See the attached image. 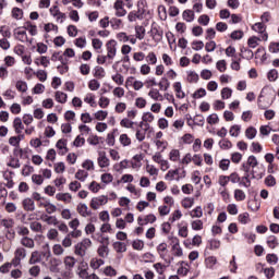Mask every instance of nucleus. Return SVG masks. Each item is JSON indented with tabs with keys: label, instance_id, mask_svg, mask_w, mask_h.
Wrapping results in <instances>:
<instances>
[{
	"label": "nucleus",
	"instance_id": "f257e3e1",
	"mask_svg": "<svg viewBox=\"0 0 279 279\" xmlns=\"http://www.w3.org/2000/svg\"><path fill=\"white\" fill-rule=\"evenodd\" d=\"M92 245L93 241H90L88 238H85L74 246V254L84 258V256H86V252L88 248H90Z\"/></svg>",
	"mask_w": 279,
	"mask_h": 279
},
{
	"label": "nucleus",
	"instance_id": "f03ea898",
	"mask_svg": "<svg viewBox=\"0 0 279 279\" xmlns=\"http://www.w3.org/2000/svg\"><path fill=\"white\" fill-rule=\"evenodd\" d=\"M106 204H108V195L94 196L89 202V208L92 210H99Z\"/></svg>",
	"mask_w": 279,
	"mask_h": 279
},
{
	"label": "nucleus",
	"instance_id": "7ed1b4c3",
	"mask_svg": "<svg viewBox=\"0 0 279 279\" xmlns=\"http://www.w3.org/2000/svg\"><path fill=\"white\" fill-rule=\"evenodd\" d=\"M25 258H27V250L24 247H17L14 252L12 265H14V267H19V265H21V260H25Z\"/></svg>",
	"mask_w": 279,
	"mask_h": 279
},
{
	"label": "nucleus",
	"instance_id": "20e7f679",
	"mask_svg": "<svg viewBox=\"0 0 279 279\" xmlns=\"http://www.w3.org/2000/svg\"><path fill=\"white\" fill-rule=\"evenodd\" d=\"M13 36L15 40H20V43H32L29 41V37H27V31L25 26H20L13 31Z\"/></svg>",
	"mask_w": 279,
	"mask_h": 279
},
{
	"label": "nucleus",
	"instance_id": "39448f33",
	"mask_svg": "<svg viewBox=\"0 0 279 279\" xmlns=\"http://www.w3.org/2000/svg\"><path fill=\"white\" fill-rule=\"evenodd\" d=\"M253 32H256L257 34H262V40L267 43L269 40V34H267V25L263 22H257L252 26Z\"/></svg>",
	"mask_w": 279,
	"mask_h": 279
},
{
	"label": "nucleus",
	"instance_id": "423d86ee",
	"mask_svg": "<svg viewBox=\"0 0 279 279\" xmlns=\"http://www.w3.org/2000/svg\"><path fill=\"white\" fill-rule=\"evenodd\" d=\"M50 15L56 20V23H64L66 21V13H62L58 5L49 9Z\"/></svg>",
	"mask_w": 279,
	"mask_h": 279
},
{
	"label": "nucleus",
	"instance_id": "0eeeda50",
	"mask_svg": "<svg viewBox=\"0 0 279 279\" xmlns=\"http://www.w3.org/2000/svg\"><path fill=\"white\" fill-rule=\"evenodd\" d=\"M97 165L100 169H108L110 167V158H108L106 150L98 151Z\"/></svg>",
	"mask_w": 279,
	"mask_h": 279
},
{
	"label": "nucleus",
	"instance_id": "6e6552de",
	"mask_svg": "<svg viewBox=\"0 0 279 279\" xmlns=\"http://www.w3.org/2000/svg\"><path fill=\"white\" fill-rule=\"evenodd\" d=\"M118 43L114 39L109 40L106 44V49H107V58L109 60H114V58L117 57V47H118Z\"/></svg>",
	"mask_w": 279,
	"mask_h": 279
},
{
	"label": "nucleus",
	"instance_id": "1a4fd4ad",
	"mask_svg": "<svg viewBox=\"0 0 279 279\" xmlns=\"http://www.w3.org/2000/svg\"><path fill=\"white\" fill-rule=\"evenodd\" d=\"M39 208H45L46 215H53V213H58V206L52 204L49 199L40 201Z\"/></svg>",
	"mask_w": 279,
	"mask_h": 279
},
{
	"label": "nucleus",
	"instance_id": "9d476101",
	"mask_svg": "<svg viewBox=\"0 0 279 279\" xmlns=\"http://www.w3.org/2000/svg\"><path fill=\"white\" fill-rule=\"evenodd\" d=\"M256 167H258V159L252 155L247 158L246 165H242V171H244V173H250V168L254 169Z\"/></svg>",
	"mask_w": 279,
	"mask_h": 279
},
{
	"label": "nucleus",
	"instance_id": "9b49d317",
	"mask_svg": "<svg viewBox=\"0 0 279 279\" xmlns=\"http://www.w3.org/2000/svg\"><path fill=\"white\" fill-rule=\"evenodd\" d=\"M171 252L173 256H184V251H182V246L180 245V239L173 238L172 239V248Z\"/></svg>",
	"mask_w": 279,
	"mask_h": 279
},
{
	"label": "nucleus",
	"instance_id": "f8f14e48",
	"mask_svg": "<svg viewBox=\"0 0 279 279\" xmlns=\"http://www.w3.org/2000/svg\"><path fill=\"white\" fill-rule=\"evenodd\" d=\"M76 211L80 214L81 217H90L93 211L88 209V205L86 203H78L76 206Z\"/></svg>",
	"mask_w": 279,
	"mask_h": 279
},
{
	"label": "nucleus",
	"instance_id": "ddd939ff",
	"mask_svg": "<svg viewBox=\"0 0 279 279\" xmlns=\"http://www.w3.org/2000/svg\"><path fill=\"white\" fill-rule=\"evenodd\" d=\"M125 3H123V0H117L113 4V9L116 10V16H125L128 14V11L124 8Z\"/></svg>",
	"mask_w": 279,
	"mask_h": 279
},
{
	"label": "nucleus",
	"instance_id": "4468645a",
	"mask_svg": "<svg viewBox=\"0 0 279 279\" xmlns=\"http://www.w3.org/2000/svg\"><path fill=\"white\" fill-rule=\"evenodd\" d=\"M40 220L44 221V223H47V226H58V223H60L58 217L50 216L49 214H43Z\"/></svg>",
	"mask_w": 279,
	"mask_h": 279
},
{
	"label": "nucleus",
	"instance_id": "2eb2a0df",
	"mask_svg": "<svg viewBox=\"0 0 279 279\" xmlns=\"http://www.w3.org/2000/svg\"><path fill=\"white\" fill-rule=\"evenodd\" d=\"M154 121H156V116H154V113L147 111V112H144L143 116H142V122H141V125H144L146 128H149V123H154Z\"/></svg>",
	"mask_w": 279,
	"mask_h": 279
},
{
	"label": "nucleus",
	"instance_id": "dca6fc26",
	"mask_svg": "<svg viewBox=\"0 0 279 279\" xmlns=\"http://www.w3.org/2000/svg\"><path fill=\"white\" fill-rule=\"evenodd\" d=\"M56 199L57 202H63V204H71L73 202V195L71 193H57Z\"/></svg>",
	"mask_w": 279,
	"mask_h": 279
},
{
	"label": "nucleus",
	"instance_id": "f3484780",
	"mask_svg": "<svg viewBox=\"0 0 279 279\" xmlns=\"http://www.w3.org/2000/svg\"><path fill=\"white\" fill-rule=\"evenodd\" d=\"M172 87H173V90L175 93V97H178V99H184V97H186V94L182 89V83L174 82Z\"/></svg>",
	"mask_w": 279,
	"mask_h": 279
},
{
	"label": "nucleus",
	"instance_id": "a211bd4d",
	"mask_svg": "<svg viewBox=\"0 0 279 279\" xmlns=\"http://www.w3.org/2000/svg\"><path fill=\"white\" fill-rule=\"evenodd\" d=\"M77 263V259H75V257L73 256H65L63 258V264L65 269H68V271H72L73 267H75V264Z\"/></svg>",
	"mask_w": 279,
	"mask_h": 279
},
{
	"label": "nucleus",
	"instance_id": "6ab92c4d",
	"mask_svg": "<svg viewBox=\"0 0 279 279\" xmlns=\"http://www.w3.org/2000/svg\"><path fill=\"white\" fill-rule=\"evenodd\" d=\"M148 97H150V99H154V101H165V96H162V94H160V90H158L157 88H151L148 92Z\"/></svg>",
	"mask_w": 279,
	"mask_h": 279
},
{
	"label": "nucleus",
	"instance_id": "aec40b11",
	"mask_svg": "<svg viewBox=\"0 0 279 279\" xmlns=\"http://www.w3.org/2000/svg\"><path fill=\"white\" fill-rule=\"evenodd\" d=\"M129 167H130V160H128V159H123L122 161L113 165V169H114V171H117V173H122L123 170L128 169Z\"/></svg>",
	"mask_w": 279,
	"mask_h": 279
},
{
	"label": "nucleus",
	"instance_id": "412c9836",
	"mask_svg": "<svg viewBox=\"0 0 279 279\" xmlns=\"http://www.w3.org/2000/svg\"><path fill=\"white\" fill-rule=\"evenodd\" d=\"M57 149H59V154L64 156V154L69 153V148L66 147V140L61 138L56 144Z\"/></svg>",
	"mask_w": 279,
	"mask_h": 279
},
{
	"label": "nucleus",
	"instance_id": "4be33fe9",
	"mask_svg": "<svg viewBox=\"0 0 279 279\" xmlns=\"http://www.w3.org/2000/svg\"><path fill=\"white\" fill-rule=\"evenodd\" d=\"M178 234L181 239H186L189 236V225L181 222L178 225Z\"/></svg>",
	"mask_w": 279,
	"mask_h": 279
},
{
	"label": "nucleus",
	"instance_id": "5701e85b",
	"mask_svg": "<svg viewBox=\"0 0 279 279\" xmlns=\"http://www.w3.org/2000/svg\"><path fill=\"white\" fill-rule=\"evenodd\" d=\"M180 169L169 170L165 175V180L168 182H173V180H180Z\"/></svg>",
	"mask_w": 279,
	"mask_h": 279
},
{
	"label": "nucleus",
	"instance_id": "b1692460",
	"mask_svg": "<svg viewBox=\"0 0 279 279\" xmlns=\"http://www.w3.org/2000/svg\"><path fill=\"white\" fill-rule=\"evenodd\" d=\"M126 84H132L134 90H141L145 84L142 81H136L134 76H129L126 78Z\"/></svg>",
	"mask_w": 279,
	"mask_h": 279
},
{
	"label": "nucleus",
	"instance_id": "393cba45",
	"mask_svg": "<svg viewBox=\"0 0 279 279\" xmlns=\"http://www.w3.org/2000/svg\"><path fill=\"white\" fill-rule=\"evenodd\" d=\"M22 204H23L24 210H27L28 213L36 210V204L34 203V199H32V198H25L22 202Z\"/></svg>",
	"mask_w": 279,
	"mask_h": 279
},
{
	"label": "nucleus",
	"instance_id": "a878e982",
	"mask_svg": "<svg viewBox=\"0 0 279 279\" xmlns=\"http://www.w3.org/2000/svg\"><path fill=\"white\" fill-rule=\"evenodd\" d=\"M191 219H202L204 217V210L202 206H197L189 213Z\"/></svg>",
	"mask_w": 279,
	"mask_h": 279
},
{
	"label": "nucleus",
	"instance_id": "bb28decb",
	"mask_svg": "<svg viewBox=\"0 0 279 279\" xmlns=\"http://www.w3.org/2000/svg\"><path fill=\"white\" fill-rule=\"evenodd\" d=\"M120 125H121V128H125L126 130H134V125H136V122H134L130 118H123L120 121Z\"/></svg>",
	"mask_w": 279,
	"mask_h": 279
},
{
	"label": "nucleus",
	"instance_id": "cd10ccee",
	"mask_svg": "<svg viewBox=\"0 0 279 279\" xmlns=\"http://www.w3.org/2000/svg\"><path fill=\"white\" fill-rule=\"evenodd\" d=\"M186 81L190 83V84H197V82H199V74H197L195 71H187L186 72Z\"/></svg>",
	"mask_w": 279,
	"mask_h": 279
},
{
	"label": "nucleus",
	"instance_id": "c85d7f7f",
	"mask_svg": "<svg viewBox=\"0 0 279 279\" xmlns=\"http://www.w3.org/2000/svg\"><path fill=\"white\" fill-rule=\"evenodd\" d=\"M157 252H158L160 258H162L165 260V258H167V252H168L167 243L162 242V243L158 244Z\"/></svg>",
	"mask_w": 279,
	"mask_h": 279
},
{
	"label": "nucleus",
	"instance_id": "c756f323",
	"mask_svg": "<svg viewBox=\"0 0 279 279\" xmlns=\"http://www.w3.org/2000/svg\"><path fill=\"white\" fill-rule=\"evenodd\" d=\"M13 128L15 130V134H21L25 126L23 125V120L21 118H15L13 121Z\"/></svg>",
	"mask_w": 279,
	"mask_h": 279
},
{
	"label": "nucleus",
	"instance_id": "7c9ffc66",
	"mask_svg": "<svg viewBox=\"0 0 279 279\" xmlns=\"http://www.w3.org/2000/svg\"><path fill=\"white\" fill-rule=\"evenodd\" d=\"M0 226L5 230H12V228H14V219L3 218L0 220Z\"/></svg>",
	"mask_w": 279,
	"mask_h": 279
},
{
	"label": "nucleus",
	"instance_id": "2f4dec72",
	"mask_svg": "<svg viewBox=\"0 0 279 279\" xmlns=\"http://www.w3.org/2000/svg\"><path fill=\"white\" fill-rule=\"evenodd\" d=\"M21 245H23V247H27L28 250H34L35 247L34 239L29 236H24L21 239Z\"/></svg>",
	"mask_w": 279,
	"mask_h": 279
},
{
	"label": "nucleus",
	"instance_id": "473e14b6",
	"mask_svg": "<svg viewBox=\"0 0 279 279\" xmlns=\"http://www.w3.org/2000/svg\"><path fill=\"white\" fill-rule=\"evenodd\" d=\"M97 254L98 256H100V258H108V254H110V248H108V243L100 245L97 250Z\"/></svg>",
	"mask_w": 279,
	"mask_h": 279
},
{
	"label": "nucleus",
	"instance_id": "72a5a7b5",
	"mask_svg": "<svg viewBox=\"0 0 279 279\" xmlns=\"http://www.w3.org/2000/svg\"><path fill=\"white\" fill-rule=\"evenodd\" d=\"M24 29H26L31 36H38V26L32 24V22H26Z\"/></svg>",
	"mask_w": 279,
	"mask_h": 279
},
{
	"label": "nucleus",
	"instance_id": "f704fd0d",
	"mask_svg": "<svg viewBox=\"0 0 279 279\" xmlns=\"http://www.w3.org/2000/svg\"><path fill=\"white\" fill-rule=\"evenodd\" d=\"M146 173H148L153 178H158L159 170L156 168V166L147 163L146 167Z\"/></svg>",
	"mask_w": 279,
	"mask_h": 279
},
{
	"label": "nucleus",
	"instance_id": "c9c22d12",
	"mask_svg": "<svg viewBox=\"0 0 279 279\" xmlns=\"http://www.w3.org/2000/svg\"><path fill=\"white\" fill-rule=\"evenodd\" d=\"M191 228L195 232H199V230H204V221L201 219L192 220Z\"/></svg>",
	"mask_w": 279,
	"mask_h": 279
},
{
	"label": "nucleus",
	"instance_id": "e433bc0d",
	"mask_svg": "<svg viewBox=\"0 0 279 279\" xmlns=\"http://www.w3.org/2000/svg\"><path fill=\"white\" fill-rule=\"evenodd\" d=\"M182 16L183 21H186V23H193V21H195V12L192 10H185Z\"/></svg>",
	"mask_w": 279,
	"mask_h": 279
},
{
	"label": "nucleus",
	"instance_id": "4c0bfd02",
	"mask_svg": "<svg viewBox=\"0 0 279 279\" xmlns=\"http://www.w3.org/2000/svg\"><path fill=\"white\" fill-rule=\"evenodd\" d=\"M119 142L123 147H130L132 145V138L125 133L120 135Z\"/></svg>",
	"mask_w": 279,
	"mask_h": 279
},
{
	"label": "nucleus",
	"instance_id": "58836bf2",
	"mask_svg": "<svg viewBox=\"0 0 279 279\" xmlns=\"http://www.w3.org/2000/svg\"><path fill=\"white\" fill-rule=\"evenodd\" d=\"M145 27L141 26V25H136L135 26V38H137V40H143L145 38Z\"/></svg>",
	"mask_w": 279,
	"mask_h": 279
},
{
	"label": "nucleus",
	"instance_id": "ea45409f",
	"mask_svg": "<svg viewBox=\"0 0 279 279\" xmlns=\"http://www.w3.org/2000/svg\"><path fill=\"white\" fill-rule=\"evenodd\" d=\"M69 96L64 94L63 92H56L54 99L58 101V104H66V99Z\"/></svg>",
	"mask_w": 279,
	"mask_h": 279
},
{
	"label": "nucleus",
	"instance_id": "a19ab883",
	"mask_svg": "<svg viewBox=\"0 0 279 279\" xmlns=\"http://www.w3.org/2000/svg\"><path fill=\"white\" fill-rule=\"evenodd\" d=\"M113 250H116L118 254H123V252H128V246H125V243L123 242H114Z\"/></svg>",
	"mask_w": 279,
	"mask_h": 279
},
{
	"label": "nucleus",
	"instance_id": "79ce46f5",
	"mask_svg": "<svg viewBox=\"0 0 279 279\" xmlns=\"http://www.w3.org/2000/svg\"><path fill=\"white\" fill-rule=\"evenodd\" d=\"M94 119H96V121H106V119H108V111L105 110H98L94 113Z\"/></svg>",
	"mask_w": 279,
	"mask_h": 279
},
{
	"label": "nucleus",
	"instance_id": "37998d69",
	"mask_svg": "<svg viewBox=\"0 0 279 279\" xmlns=\"http://www.w3.org/2000/svg\"><path fill=\"white\" fill-rule=\"evenodd\" d=\"M4 210L5 213H9L10 215H12L13 213H16V210H19V207L16 206V204L9 202V203H4Z\"/></svg>",
	"mask_w": 279,
	"mask_h": 279
},
{
	"label": "nucleus",
	"instance_id": "c03bdc74",
	"mask_svg": "<svg viewBox=\"0 0 279 279\" xmlns=\"http://www.w3.org/2000/svg\"><path fill=\"white\" fill-rule=\"evenodd\" d=\"M260 38L256 37V36H252L248 38L247 40V45L248 47H251V49H256V47H258V45H260Z\"/></svg>",
	"mask_w": 279,
	"mask_h": 279
},
{
	"label": "nucleus",
	"instance_id": "a18cd8bd",
	"mask_svg": "<svg viewBox=\"0 0 279 279\" xmlns=\"http://www.w3.org/2000/svg\"><path fill=\"white\" fill-rule=\"evenodd\" d=\"M169 160H171V162H180V150L179 149L170 150Z\"/></svg>",
	"mask_w": 279,
	"mask_h": 279
},
{
	"label": "nucleus",
	"instance_id": "49530a36",
	"mask_svg": "<svg viewBox=\"0 0 279 279\" xmlns=\"http://www.w3.org/2000/svg\"><path fill=\"white\" fill-rule=\"evenodd\" d=\"M52 253L54 256H63L64 255V246L62 244H54L52 246Z\"/></svg>",
	"mask_w": 279,
	"mask_h": 279
},
{
	"label": "nucleus",
	"instance_id": "de8ad7c7",
	"mask_svg": "<svg viewBox=\"0 0 279 279\" xmlns=\"http://www.w3.org/2000/svg\"><path fill=\"white\" fill-rule=\"evenodd\" d=\"M194 204H195V198H193V197H185L181 202V206L183 208H193Z\"/></svg>",
	"mask_w": 279,
	"mask_h": 279
},
{
	"label": "nucleus",
	"instance_id": "09e8293b",
	"mask_svg": "<svg viewBox=\"0 0 279 279\" xmlns=\"http://www.w3.org/2000/svg\"><path fill=\"white\" fill-rule=\"evenodd\" d=\"M126 110H128V104L125 102L116 104L114 112H117V114H123V112H125Z\"/></svg>",
	"mask_w": 279,
	"mask_h": 279
},
{
	"label": "nucleus",
	"instance_id": "8fccbe9b",
	"mask_svg": "<svg viewBox=\"0 0 279 279\" xmlns=\"http://www.w3.org/2000/svg\"><path fill=\"white\" fill-rule=\"evenodd\" d=\"M84 101H85V104H88L92 108H95V106L97 104V102H95V95L90 94V93H88L84 96Z\"/></svg>",
	"mask_w": 279,
	"mask_h": 279
},
{
	"label": "nucleus",
	"instance_id": "3c124183",
	"mask_svg": "<svg viewBox=\"0 0 279 279\" xmlns=\"http://www.w3.org/2000/svg\"><path fill=\"white\" fill-rule=\"evenodd\" d=\"M36 263H40V253L38 251L33 252L28 260L29 265H36Z\"/></svg>",
	"mask_w": 279,
	"mask_h": 279
},
{
	"label": "nucleus",
	"instance_id": "603ef678",
	"mask_svg": "<svg viewBox=\"0 0 279 279\" xmlns=\"http://www.w3.org/2000/svg\"><path fill=\"white\" fill-rule=\"evenodd\" d=\"M86 178H88V171L86 170H77L75 173V179L80 180V182H86Z\"/></svg>",
	"mask_w": 279,
	"mask_h": 279
},
{
	"label": "nucleus",
	"instance_id": "864d4df0",
	"mask_svg": "<svg viewBox=\"0 0 279 279\" xmlns=\"http://www.w3.org/2000/svg\"><path fill=\"white\" fill-rule=\"evenodd\" d=\"M160 90H169V87L171 86V83L169 82V80L167 77H162L161 81L158 84Z\"/></svg>",
	"mask_w": 279,
	"mask_h": 279
},
{
	"label": "nucleus",
	"instance_id": "5fc2aeb1",
	"mask_svg": "<svg viewBox=\"0 0 279 279\" xmlns=\"http://www.w3.org/2000/svg\"><path fill=\"white\" fill-rule=\"evenodd\" d=\"M229 134L230 136H233L234 138H236V136L241 134V125L239 124L232 125L229 130Z\"/></svg>",
	"mask_w": 279,
	"mask_h": 279
},
{
	"label": "nucleus",
	"instance_id": "6e6d98bb",
	"mask_svg": "<svg viewBox=\"0 0 279 279\" xmlns=\"http://www.w3.org/2000/svg\"><path fill=\"white\" fill-rule=\"evenodd\" d=\"M258 132L256 131V129L254 126H250L248 129H246L245 131V136L246 138H248L250 141L256 138V134Z\"/></svg>",
	"mask_w": 279,
	"mask_h": 279
},
{
	"label": "nucleus",
	"instance_id": "4d7b16f0",
	"mask_svg": "<svg viewBox=\"0 0 279 279\" xmlns=\"http://www.w3.org/2000/svg\"><path fill=\"white\" fill-rule=\"evenodd\" d=\"M158 213H159L160 217H167V215H169V213H171V207H169V205H160L158 207Z\"/></svg>",
	"mask_w": 279,
	"mask_h": 279
},
{
	"label": "nucleus",
	"instance_id": "13d9d810",
	"mask_svg": "<svg viewBox=\"0 0 279 279\" xmlns=\"http://www.w3.org/2000/svg\"><path fill=\"white\" fill-rule=\"evenodd\" d=\"M101 265H104V259L92 258L89 262V266L92 267V269H99Z\"/></svg>",
	"mask_w": 279,
	"mask_h": 279
},
{
	"label": "nucleus",
	"instance_id": "bf43d9fd",
	"mask_svg": "<svg viewBox=\"0 0 279 279\" xmlns=\"http://www.w3.org/2000/svg\"><path fill=\"white\" fill-rule=\"evenodd\" d=\"M246 195H245V192H243V190H234V199L236 202H244Z\"/></svg>",
	"mask_w": 279,
	"mask_h": 279
},
{
	"label": "nucleus",
	"instance_id": "052dcab7",
	"mask_svg": "<svg viewBox=\"0 0 279 279\" xmlns=\"http://www.w3.org/2000/svg\"><path fill=\"white\" fill-rule=\"evenodd\" d=\"M15 87L20 93H27V83L25 81H17Z\"/></svg>",
	"mask_w": 279,
	"mask_h": 279
},
{
	"label": "nucleus",
	"instance_id": "680f3d73",
	"mask_svg": "<svg viewBox=\"0 0 279 279\" xmlns=\"http://www.w3.org/2000/svg\"><path fill=\"white\" fill-rule=\"evenodd\" d=\"M11 14L16 21L23 19V10L20 8H13Z\"/></svg>",
	"mask_w": 279,
	"mask_h": 279
},
{
	"label": "nucleus",
	"instance_id": "e2e57ef3",
	"mask_svg": "<svg viewBox=\"0 0 279 279\" xmlns=\"http://www.w3.org/2000/svg\"><path fill=\"white\" fill-rule=\"evenodd\" d=\"M238 219H239L240 223H242L243 226L250 223V221H251L248 213L240 214Z\"/></svg>",
	"mask_w": 279,
	"mask_h": 279
},
{
	"label": "nucleus",
	"instance_id": "0e129e2a",
	"mask_svg": "<svg viewBox=\"0 0 279 279\" xmlns=\"http://www.w3.org/2000/svg\"><path fill=\"white\" fill-rule=\"evenodd\" d=\"M44 135L46 138H53L56 136V130H53V126L48 125L45 128Z\"/></svg>",
	"mask_w": 279,
	"mask_h": 279
},
{
	"label": "nucleus",
	"instance_id": "69168bd1",
	"mask_svg": "<svg viewBox=\"0 0 279 279\" xmlns=\"http://www.w3.org/2000/svg\"><path fill=\"white\" fill-rule=\"evenodd\" d=\"M270 53H279V41H271L268 46Z\"/></svg>",
	"mask_w": 279,
	"mask_h": 279
},
{
	"label": "nucleus",
	"instance_id": "338daca9",
	"mask_svg": "<svg viewBox=\"0 0 279 279\" xmlns=\"http://www.w3.org/2000/svg\"><path fill=\"white\" fill-rule=\"evenodd\" d=\"M230 97H232V88L223 87L221 89V98L222 99H230Z\"/></svg>",
	"mask_w": 279,
	"mask_h": 279
},
{
	"label": "nucleus",
	"instance_id": "774afa93",
	"mask_svg": "<svg viewBox=\"0 0 279 279\" xmlns=\"http://www.w3.org/2000/svg\"><path fill=\"white\" fill-rule=\"evenodd\" d=\"M100 180H101L102 184H110V182H112V180H114V177L110 173H104V174H101Z\"/></svg>",
	"mask_w": 279,
	"mask_h": 279
}]
</instances>
